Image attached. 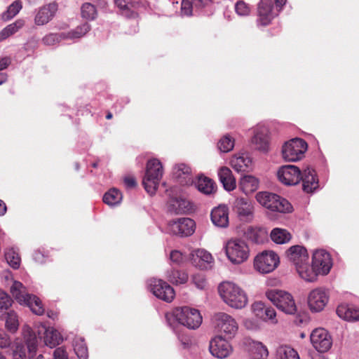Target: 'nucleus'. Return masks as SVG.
<instances>
[{"label": "nucleus", "mask_w": 359, "mask_h": 359, "mask_svg": "<svg viewBox=\"0 0 359 359\" xmlns=\"http://www.w3.org/2000/svg\"><path fill=\"white\" fill-rule=\"evenodd\" d=\"M198 190L201 193L210 195L216 191L214 182L207 177H200L196 184Z\"/></svg>", "instance_id": "obj_36"}, {"label": "nucleus", "mask_w": 359, "mask_h": 359, "mask_svg": "<svg viewBox=\"0 0 359 359\" xmlns=\"http://www.w3.org/2000/svg\"><path fill=\"white\" fill-rule=\"evenodd\" d=\"M210 351L218 358H225L232 352L231 344L222 336L214 337L210 342Z\"/></svg>", "instance_id": "obj_18"}, {"label": "nucleus", "mask_w": 359, "mask_h": 359, "mask_svg": "<svg viewBox=\"0 0 359 359\" xmlns=\"http://www.w3.org/2000/svg\"><path fill=\"white\" fill-rule=\"evenodd\" d=\"M218 292L224 302L233 309H241L248 304L245 292L233 282H222L218 286Z\"/></svg>", "instance_id": "obj_1"}, {"label": "nucleus", "mask_w": 359, "mask_h": 359, "mask_svg": "<svg viewBox=\"0 0 359 359\" xmlns=\"http://www.w3.org/2000/svg\"><path fill=\"white\" fill-rule=\"evenodd\" d=\"M307 143L301 138H294L286 142L282 147V156L289 162L302 159L307 151Z\"/></svg>", "instance_id": "obj_8"}, {"label": "nucleus", "mask_w": 359, "mask_h": 359, "mask_svg": "<svg viewBox=\"0 0 359 359\" xmlns=\"http://www.w3.org/2000/svg\"><path fill=\"white\" fill-rule=\"evenodd\" d=\"M312 265L318 276L327 275L332 266L330 254L323 250L315 251L312 257Z\"/></svg>", "instance_id": "obj_12"}, {"label": "nucleus", "mask_w": 359, "mask_h": 359, "mask_svg": "<svg viewBox=\"0 0 359 359\" xmlns=\"http://www.w3.org/2000/svg\"><path fill=\"white\" fill-rule=\"evenodd\" d=\"M11 344V339L8 336L1 330H0V347L6 348Z\"/></svg>", "instance_id": "obj_58"}, {"label": "nucleus", "mask_w": 359, "mask_h": 359, "mask_svg": "<svg viewBox=\"0 0 359 359\" xmlns=\"http://www.w3.org/2000/svg\"><path fill=\"white\" fill-rule=\"evenodd\" d=\"M329 300L327 292L323 288H316L310 292L308 297V305L312 312L321 311Z\"/></svg>", "instance_id": "obj_15"}, {"label": "nucleus", "mask_w": 359, "mask_h": 359, "mask_svg": "<svg viewBox=\"0 0 359 359\" xmlns=\"http://www.w3.org/2000/svg\"><path fill=\"white\" fill-rule=\"evenodd\" d=\"M6 212V206L5 203L0 200V215H4Z\"/></svg>", "instance_id": "obj_64"}, {"label": "nucleus", "mask_w": 359, "mask_h": 359, "mask_svg": "<svg viewBox=\"0 0 359 359\" xmlns=\"http://www.w3.org/2000/svg\"><path fill=\"white\" fill-rule=\"evenodd\" d=\"M194 8L192 2L188 0H183L182 2V13L187 16L191 15L192 8Z\"/></svg>", "instance_id": "obj_57"}, {"label": "nucleus", "mask_w": 359, "mask_h": 359, "mask_svg": "<svg viewBox=\"0 0 359 359\" xmlns=\"http://www.w3.org/2000/svg\"><path fill=\"white\" fill-rule=\"evenodd\" d=\"M44 330L43 340L46 346L50 348H54L62 341V338L60 332L53 327H42Z\"/></svg>", "instance_id": "obj_32"}, {"label": "nucleus", "mask_w": 359, "mask_h": 359, "mask_svg": "<svg viewBox=\"0 0 359 359\" xmlns=\"http://www.w3.org/2000/svg\"><path fill=\"white\" fill-rule=\"evenodd\" d=\"M13 359H26L25 353L21 350L13 352Z\"/></svg>", "instance_id": "obj_63"}, {"label": "nucleus", "mask_w": 359, "mask_h": 359, "mask_svg": "<svg viewBox=\"0 0 359 359\" xmlns=\"http://www.w3.org/2000/svg\"><path fill=\"white\" fill-rule=\"evenodd\" d=\"M214 323L217 330L226 339H232L236 334L238 325L230 315L220 312L214 316Z\"/></svg>", "instance_id": "obj_9"}, {"label": "nucleus", "mask_w": 359, "mask_h": 359, "mask_svg": "<svg viewBox=\"0 0 359 359\" xmlns=\"http://www.w3.org/2000/svg\"><path fill=\"white\" fill-rule=\"evenodd\" d=\"M196 287L198 290H205L207 287V281L205 276L201 273H196L191 276V280Z\"/></svg>", "instance_id": "obj_50"}, {"label": "nucleus", "mask_w": 359, "mask_h": 359, "mask_svg": "<svg viewBox=\"0 0 359 359\" xmlns=\"http://www.w3.org/2000/svg\"><path fill=\"white\" fill-rule=\"evenodd\" d=\"M10 292L19 304L27 306L35 314L40 316L44 313L41 301L36 296L29 294L22 283L13 281Z\"/></svg>", "instance_id": "obj_2"}, {"label": "nucleus", "mask_w": 359, "mask_h": 359, "mask_svg": "<svg viewBox=\"0 0 359 359\" xmlns=\"http://www.w3.org/2000/svg\"><path fill=\"white\" fill-rule=\"evenodd\" d=\"M231 167L237 172H244L252 165V160L246 153L233 156L231 159Z\"/></svg>", "instance_id": "obj_28"}, {"label": "nucleus", "mask_w": 359, "mask_h": 359, "mask_svg": "<svg viewBox=\"0 0 359 359\" xmlns=\"http://www.w3.org/2000/svg\"><path fill=\"white\" fill-rule=\"evenodd\" d=\"M278 359H300L297 352L288 346H280L277 349Z\"/></svg>", "instance_id": "obj_41"}, {"label": "nucleus", "mask_w": 359, "mask_h": 359, "mask_svg": "<svg viewBox=\"0 0 359 359\" xmlns=\"http://www.w3.org/2000/svg\"><path fill=\"white\" fill-rule=\"evenodd\" d=\"M55 359H67V354L62 347H59L54 351Z\"/></svg>", "instance_id": "obj_59"}, {"label": "nucleus", "mask_w": 359, "mask_h": 359, "mask_svg": "<svg viewBox=\"0 0 359 359\" xmlns=\"http://www.w3.org/2000/svg\"><path fill=\"white\" fill-rule=\"evenodd\" d=\"M148 287L156 297L164 302H171L175 297L173 287L163 280L151 278L148 281Z\"/></svg>", "instance_id": "obj_10"}, {"label": "nucleus", "mask_w": 359, "mask_h": 359, "mask_svg": "<svg viewBox=\"0 0 359 359\" xmlns=\"http://www.w3.org/2000/svg\"><path fill=\"white\" fill-rule=\"evenodd\" d=\"M173 175L183 185H189L193 182L191 168L184 163L176 165L173 169Z\"/></svg>", "instance_id": "obj_26"}, {"label": "nucleus", "mask_w": 359, "mask_h": 359, "mask_svg": "<svg viewBox=\"0 0 359 359\" xmlns=\"http://www.w3.org/2000/svg\"><path fill=\"white\" fill-rule=\"evenodd\" d=\"M189 260L194 266L205 270L212 263L213 257L212 255L205 250L196 249L190 252Z\"/></svg>", "instance_id": "obj_20"}, {"label": "nucleus", "mask_w": 359, "mask_h": 359, "mask_svg": "<svg viewBox=\"0 0 359 359\" xmlns=\"http://www.w3.org/2000/svg\"><path fill=\"white\" fill-rule=\"evenodd\" d=\"M251 359H266L269 355L267 348L261 342L253 341L250 343Z\"/></svg>", "instance_id": "obj_35"}, {"label": "nucleus", "mask_w": 359, "mask_h": 359, "mask_svg": "<svg viewBox=\"0 0 359 359\" xmlns=\"http://www.w3.org/2000/svg\"><path fill=\"white\" fill-rule=\"evenodd\" d=\"M19 326L18 318L16 313L11 311L7 313L6 318V327L11 332H15Z\"/></svg>", "instance_id": "obj_48"}, {"label": "nucleus", "mask_w": 359, "mask_h": 359, "mask_svg": "<svg viewBox=\"0 0 359 359\" xmlns=\"http://www.w3.org/2000/svg\"><path fill=\"white\" fill-rule=\"evenodd\" d=\"M278 263L279 257L277 254L273 251H264L255 257L254 267L262 273H268L273 271Z\"/></svg>", "instance_id": "obj_11"}, {"label": "nucleus", "mask_w": 359, "mask_h": 359, "mask_svg": "<svg viewBox=\"0 0 359 359\" xmlns=\"http://www.w3.org/2000/svg\"><path fill=\"white\" fill-rule=\"evenodd\" d=\"M11 62V59L8 57L0 58V71L6 69Z\"/></svg>", "instance_id": "obj_62"}, {"label": "nucleus", "mask_w": 359, "mask_h": 359, "mask_svg": "<svg viewBox=\"0 0 359 359\" xmlns=\"http://www.w3.org/2000/svg\"><path fill=\"white\" fill-rule=\"evenodd\" d=\"M310 338L313 347L318 352H327L332 346V338L327 330L323 328L315 329L311 332Z\"/></svg>", "instance_id": "obj_14"}, {"label": "nucleus", "mask_w": 359, "mask_h": 359, "mask_svg": "<svg viewBox=\"0 0 359 359\" xmlns=\"http://www.w3.org/2000/svg\"><path fill=\"white\" fill-rule=\"evenodd\" d=\"M233 210L242 221L250 222L253 218L254 205L247 198H236L233 203Z\"/></svg>", "instance_id": "obj_16"}, {"label": "nucleus", "mask_w": 359, "mask_h": 359, "mask_svg": "<svg viewBox=\"0 0 359 359\" xmlns=\"http://www.w3.org/2000/svg\"><path fill=\"white\" fill-rule=\"evenodd\" d=\"M62 33L57 34H49L46 36H45L42 39V41L45 45L47 46H52L55 44L56 43H58L60 40L65 39L63 38Z\"/></svg>", "instance_id": "obj_52"}, {"label": "nucleus", "mask_w": 359, "mask_h": 359, "mask_svg": "<svg viewBox=\"0 0 359 359\" xmlns=\"http://www.w3.org/2000/svg\"><path fill=\"white\" fill-rule=\"evenodd\" d=\"M5 258L8 264L16 269H18L20 264V257L18 253L13 249H9L5 252Z\"/></svg>", "instance_id": "obj_46"}, {"label": "nucleus", "mask_w": 359, "mask_h": 359, "mask_svg": "<svg viewBox=\"0 0 359 359\" xmlns=\"http://www.w3.org/2000/svg\"><path fill=\"white\" fill-rule=\"evenodd\" d=\"M256 199L261 205L271 211L290 212L292 209L291 204L286 199L276 194L259 192L256 194Z\"/></svg>", "instance_id": "obj_5"}, {"label": "nucleus", "mask_w": 359, "mask_h": 359, "mask_svg": "<svg viewBox=\"0 0 359 359\" xmlns=\"http://www.w3.org/2000/svg\"><path fill=\"white\" fill-rule=\"evenodd\" d=\"M269 129L264 126H259L254 130L251 142L255 148L262 152H267L269 148Z\"/></svg>", "instance_id": "obj_19"}, {"label": "nucleus", "mask_w": 359, "mask_h": 359, "mask_svg": "<svg viewBox=\"0 0 359 359\" xmlns=\"http://www.w3.org/2000/svg\"><path fill=\"white\" fill-rule=\"evenodd\" d=\"M210 0H192V4L194 8L198 9L203 8L208 6Z\"/></svg>", "instance_id": "obj_60"}, {"label": "nucleus", "mask_w": 359, "mask_h": 359, "mask_svg": "<svg viewBox=\"0 0 359 359\" xmlns=\"http://www.w3.org/2000/svg\"><path fill=\"white\" fill-rule=\"evenodd\" d=\"M172 315L180 325L190 330L198 328L203 320L199 311L189 306L175 309Z\"/></svg>", "instance_id": "obj_6"}, {"label": "nucleus", "mask_w": 359, "mask_h": 359, "mask_svg": "<svg viewBox=\"0 0 359 359\" xmlns=\"http://www.w3.org/2000/svg\"><path fill=\"white\" fill-rule=\"evenodd\" d=\"M278 180L286 185H295L301 180V171L296 165L282 166L278 171Z\"/></svg>", "instance_id": "obj_17"}, {"label": "nucleus", "mask_w": 359, "mask_h": 359, "mask_svg": "<svg viewBox=\"0 0 359 359\" xmlns=\"http://www.w3.org/2000/svg\"><path fill=\"white\" fill-rule=\"evenodd\" d=\"M285 256L295 268L309 260V254L306 249L299 245L291 246L287 249L285 252Z\"/></svg>", "instance_id": "obj_23"}, {"label": "nucleus", "mask_w": 359, "mask_h": 359, "mask_svg": "<svg viewBox=\"0 0 359 359\" xmlns=\"http://www.w3.org/2000/svg\"><path fill=\"white\" fill-rule=\"evenodd\" d=\"M295 269L299 276L306 281L313 282L317 279L318 274L313 265H309V260L299 265Z\"/></svg>", "instance_id": "obj_33"}, {"label": "nucleus", "mask_w": 359, "mask_h": 359, "mask_svg": "<svg viewBox=\"0 0 359 359\" xmlns=\"http://www.w3.org/2000/svg\"><path fill=\"white\" fill-rule=\"evenodd\" d=\"M27 348L30 353H34L37 347V339L34 334H29L26 339Z\"/></svg>", "instance_id": "obj_54"}, {"label": "nucleus", "mask_w": 359, "mask_h": 359, "mask_svg": "<svg viewBox=\"0 0 359 359\" xmlns=\"http://www.w3.org/2000/svg\"><path fill=\"white\" fill-rule=\"evenodd\" d=\"M195 222L190 218H180L177 220L170 221L168 224V231L179 236H191L195 231Z\"/></svg>", "instance_id": "obj_13"}, {"label": "nucleus", "mask_w": 359, "mask_h": 359, "mask_svg": "<svg viewBox=\"0 0 359 359\" xmlns=\"http://www.w3.org/2000/svg\"><path fill=\"white\" fill-rule=\"evenodd\" d=\"M182 253L177 250H172L170 253V261L175 264H180L183 262Z\"/></svg>", "instance_id": "obj_56"}, {"label": "nucleus", "mask_w": 359, "mask_h": 359, "mask_svg": "<svg viewBox=\"0 0 359 359\" xmlns=\"http://www.w3.org/2000/svg\"><path fill=\"white\" fill-rule=\"evenodd\" d=\"M271 240L278 244H283L290 241L291 234L286 230L280 228L273 229L270 234Z\"/></svg>", "instance_id": "obj_38"}, {"label": "nucleus", "mask_w": 359, "mask_h": 359, "mask_svg": "<svg viewBox=\"0 0 359 359\" xmlns=\"http://www.w3.org/2000/svg\"><path fill=\"white\" fill-rule=\"evenodd\" d=\"M218 149L222 152H229L234 147V139L229 135L223 136L217 143Z\"/></svg>", "instance_id": "obj_44"}, {"label": "nucleus", "mask_w": 359, "mask_h": 359, "mask_svg": "<svg viewBox=\"0 0 359 359\" xmlns=\"http://www.w3.org/2000/svg\"><path fill=\"white\" fill-rule=\"evenodd\" d=\"M23 19H18L15 22L8 25L0 32V41H3L16 33L25 25Z\"/></svg>", "instance_id": "obj_37"}, {"label": "nucleus", "mask_w": 359, "mask_h": 359, "mask_svg": "<svg viewBox=\"0 0 359 359\" xmlns=\"http://www.w3.org/2000/svg\"><path fill=\"white\" fill-rule=\"evenodd\" d=\"M122 199L121 193L116 189H111L103 196V201L109 205H115L121 202Z\"/></svg>", "instance_id": "obj_40"}, {"label": "nucleus", "mask_w": 359, "mask_h": 359, "mask_svg": "<svg viewBox=\"0 0 359 359\" xmlns=\"http://www.w3.org/2000/svg\"><path fill=\"white\" fill-rule=\"evenodd\" d=\"M166 278L172 284L179 285L188 281L189 274L184 270L172 268L167 271Z\"/></svg>", "instance_id": "obj_31"}, {"label": "nucleus", "mask_w": 359, "mask_h": 359, "mask_svg": "<svg viewBox=\"0 0 359 359\" xmlns=\"http://www.w3.org/2000/svg\"><path fill=\"white\" fill-rule=\"evenodd\" d=\"M13 303L10 296L2 290H0V314L6 311Z\"/></svg>", "instance_id": "obj_49"}, {"label": "nucleus", "mask_w": 359, "mask_h": 359, "mask_svg": "<svg viewBox=\"0 0 359 359\" xmlns=\"http://www.w3.org/2000/svg\"><path fill=\"white\" fill-rule=\"evenodd\" d=\"M211 220L212 223L221 228H225L229 225V208L225 205H219L211 212Z\"/></svg>", "instance_id": "obj_24"}, {"label": "nucleus", "mask_w": 359, "mask_h": 359, "mask_svg": "<svg viewBox=\"0 0 359 359\" xmlns=\"http://www.w3.org/2000/svg\"><path fill=\"white\" fill-rule=\"evenodd\" d=\"M74 350L79 359H87L88 357V348L82 337H75L73 341Z\"/></svg>", "instance_id": "obj_39"}, {"label": "nucleus", "mask_w": 359, "mask_h": 359, "mask_svg": "<svg viewBox=\"0 0 359 359\" xmlns=\"http://www.w3.org/2000/svg\"><path fill=\"white\" fill-rule=\"evenodd\" d=\"M57 11V6L55 3H50L40 7L34 17L35 25L37 26L46 25L53 18Z\"/></svg>", "instance_id": "obj_22"}, {"label": "nucleus", "mask_w": 359, "mask_h": 359, "mask_svg": "<svg viewBox=\"0 0 359 359\" xmlns=\"http://www.w3.org/2000/svg\"><path fill=\"white\" fill-rule=\"evenodd\" d=\"M336 312L339 318L346 320H359V309L353 306L341 304L337 307Z\"/></svg>", "instance_id": "obj_29"}, {"label": "nucleus", "mask_w": 359, "mask_h": 359, "mask_svg": "<svg viewBox=\"0 0 359 359\" xmlns=\"http://www.w3.org/2000/svg\"><path fill=\"white\" fill-rule=\"evenodd\" d=\"M265 294L267 299L281 311L289 315L296 313L297 308L295 301L292 295L288 292L271 289L268 290Z\"/></svg>", "instance_id": "obj_3"}, {"label": "nucleus", "mask_w": 359, "mask_h": 359, "mask_svg": "<svg viewBox=\"0 0 359 359\" xmlns=\"http://www.w3.org/2000/svg\"><path fill=\"white\" fill-rule=\"evenodd\" d=\"M259 187V180L254 176L245 175L240 181V189L246 195L255 191Z\"/></svg>", "instance_id": "obj_34"}, {"label": "nucleus", "mask_w": 359, "mask_h": 359, "mask_svg": "<svg viewBox=\"0 0 359 359\" xmlns=\"http://www.w3.org/2000/svg\"><path fill=\"white\" fill-rule=\"evenodd\" d=\"M273 4L271 0H261L257 6V22L261 25H269L275 17L273 12Z\"/></svg>", "instance_id": "obj_21"}, {"label": "nucleus", "mask_w": 359, "mask_h": 359, "mask_svg": "<svg viewBox=\"0 0 359 359\" xmlns=\"http://www.w3.org/2000/svg\"><path fill=\"white\" fill-rule=\"evenodd\" d=\"M301 180L303 182V189L306 192H312L318 187V181L315 170L309 167L301 172Z\"/></svg>", "instance_id": "obj_25"}, {"label": "nucleus", "mask_w": 359, "mask_h": 359, "mask_svg": "<svg viewBox=\"0 0 359 359\" xmlns=\"http://www.w3.org/2000/svg\"><path fill=\"white\" fill-rule=\"evenodd\" d=\"M172 210L176 214L184 213L190 210L189 202L182 198H175L171 201Z\"/></svg>", "instance_id": "obj_43"}, {"label": "nucleus", "mask_w": 359, "mask_h": 359, "mask_svg": "<svg viewBox=\"0 0 359 359\" xmlns=\"http://www.w3.org/2000/svg\"><path fill=\"white\" fill-rule=\"evenodd\" d=\"M265 309H266V306L262 302H255L252 305V309L253 312L255 313V314L261 318H262V317L264 316V311Z\"/></svg>", "instance_id": "obj_55"}, {"label": "nucleus", "mask_w": 359, "mask_h": 359, "mask_svg": "<svg viewBox=\"0 0 359 359\" xmlns=\"http://www.w3.org/2000/svg\"><path fill=\"white\" fill-rule=\"evenodd\" d=\"M124 183L126 187L128 189L134 188L137 185L135 178L131 177H126L124 179Z\"/></svg>", "instance_id": "obj_61"}, {"label": "nucleus", "mask_w": 359, "mask_h": 359, "mask_svg": "<svg viewBox=\"0 0 359 359\" xmlns=\"http://www.w3.org/2000/svg\"><path fill=\"white\" fill-rule=\"evenodd\" d=\"M81 16L86 20H93L96 18L97 10L94 5L85 3L81 6Z\"/></svg>", "instance_id": "obj_47"}, {"label": "nucleus", "mask_w": 359, "mask_h": 359, "mask_svg": "<svg viewBox=\"0 0 359 359\" xmlns=\"http://www.w3.org/2000/svg\"><path fill=\"white\" fill-rule=\"evenodd\" d=\"M235 11L241 16H247L250 13V8L243 1H239L236 4Z\"/></svg>", "instance_id": "obj_53"}, {"label": "nucleus", "mask_w": 359, "mask_h": 359, "mask_svg": "<svg viewBox=\"0 0 359 359\" xmlns=\"http://www.w3.org/2000/svg\"><path fill=\"white\" fill-rule=\"evenodd\" d=\"M116 6L120 9L122 14L129 18H137L138 13L130 8H137L140 1L137 0H114Z\"/></svg>", "instance_id": "obj_27"}, {"label": "nucleus", "mask_w": 359, "mask_h": 359, "mask_svg": "<svg viewBox=\"0 0 359 359\" xmlns=\"http://www.w3.org/2000/svg\"><path fill=\"white\" fill-rule=\"evenodd\" d=\"M220 182L226 191H232L236 188V180L231 170L227 167H222L218 171Z\"/></svg>", "instance_id": "obj_30"}, {"label": "nucleus", "mask_w": 359, "mask_h": 359, "mask_svg": "<svg viewBox=\"0 0 359 359\" xmlns=\"http://www.w3.org/2000/svg\"><path fill=\"white\" fill-rule=\"evenodd\" d=\"M22 4L20 0L15 1L8 8L6 12L3 14V18L8 20L15 17L22 9Z\"/></svg>", "instance_id": "obj_45"}, {"label": "nucleus", "mask_w": 359, "mask_h": 359, "mask_svg": "<svg viewBox=\"0 0 359 359\" xmlns=\"http://www.w3.org/2000/svg\"><path fill=\"white\" fill-rule=\"evenodd\" d=\"M163 173L162 164L158 159L154 158L147 162L146 173L142 181L147 193L151 195L156 193Z\"/></svg>", "instance_id": "obj_4"}, {"label": "nucleus", "mask_w": 359, "mask_h": 359, "mask_svg": "<svg viewBox=\"0 0 359 359\" xmlns=\"http://www.w3.org/2000/svg\"><path fill=\"white\" fill-rule=\"evenodd\" d=\"M225 252L229 260L233 264L245 262L249 257V248L244 241L231 239L225 245Z\"/></svg>", "instance_id": "obj_7"}, {"label": "nucleus", "mask_w": 359, "mask_h": 359, "mask_svg": "<svg viewBox=\"0 0 359 359\" xmlns=\"http://www.w3.org/2000/svg\"><path fill=\"white\" fill-rule=\"evenodd\" d=\"M262 318L264 321H271L272 324H276L278 323V320L276 318V312L271 306H266V309L264 311V316L262 317Z\"/></svg>", "instance_id": "obj_51"}, {"label": "nucleus", "mask_w": 359, "mask_h": 359, "mask_svg": "<svg viewBox=\"0 0 359 359\" xmlns=\"http://www.w3.org/2000/svg\"><path fill=\"white\" fill-rule=\"evenodd\" d=\"M90 26L88 23H84L81 26L77 27L75 29L72 30L67 33H62L64 39H79L84 36L89 30Z\"/></svg>", "instance_id": "obj_42"}]
</instances>
